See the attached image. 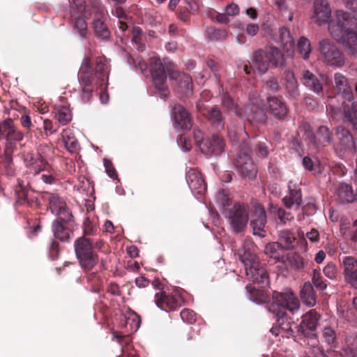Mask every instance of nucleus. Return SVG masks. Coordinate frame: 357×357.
<instances>
[{"label": "nucleus", "instance_id": "f3484780", "mask_svg": "<svg viewBox=\"0 0 357 357\" xmlns=\"http://www.w3.org/2000/svg\"><path fill=\"white\" fill-rule=\"evenodd\" d=\"M43 198L48 202L49 208L57 218H62V216H66L67 213H72L68 208L64 199L58 194L45 192Z\"/></svg>", "mask_w": 357, "mask_h": 357}, {"label": "nucleus", "instance_id": "a18cd8bd", "mask_svg": "<svg viewBox=\"0 0 357 357\" xmlns=\"http://www.w3.org/2000/svg\"><path fill=\"white\" fill-rule=\"evenodd\" d=\"M284 250L278 242H272L268 243L266 247L264 252L270 257L280 261L283 257L281 252Z\"/></svg>", "mask_w": 357, "mask_h": 357}, {"label": "nucleus", "instance_id": "052dcab7", "mask_svg": "<svg viewBox=\"0 0 357 357\" xmlns=\"http://www.w3.org/2000/svg\"><path fill=\"white\" fill-rule=\"evenodd\" d=\"M59 252V244L55 240H52L49 245L50 257L54 260L57 258Z\"/></svg>", "mask_w": 357, "mask_h": 357}, {"label": "nucleus", "instance_id": "f03ea898", "mask_svg": "<svg viewBox=\"0 0 357 357\" xmlns=\"http://www.w3.org/2000/svg\"><path fill=\"white\" fill-rule=\"evenodd\" d=\"M357 19L347 12L337 10L336 17L329 22L328 31L337 42L342 43L348 52L357 54Z\"/></svg>", "mask_w": 357, "mask_h": 357}, {"label": "nucleus", "instance_id": "864d4df0", "mask_svg": "<svg viewBox=\"0 0 357 357\" xmlns=\"http://www.w3.org/2000/svg\"><path fill=\"white\" fill-rule=\"evenodd\" d=\"M312 284L315 286V287L319 291H324L327 287V284L322 279L321 273L316 269L313 271L312 275Z\"/></svg>", "mask_w": 357, "mask_h": 357}, {"label": "nucleus", "instance_id": "e433bc0d", "mask_svg": "<svg viewBox=\"0 0 357 357\" xmlns=\"http://www.w3.org/2000/svg\"><path fill=\"white\" fill-rule=\"evenodd\" d=\"M139 67L144 76L150 78L153 86L156 88V59L152 58L149 64L145 62L140 63Z\"/></svg>", "mask_w": 357, "mask_h": 357}, {"label": "nucleus", "instance_id": "338daca9", "mask_svg": "<svg viewBox=\"0 0 357 357\" xmlns=\"http://www.w3.org/2000/svg\"><path fill=\"white\" fill-rule=\"evenodd\" d=\"M24 138V134L17 128H15L7 140L10 142H20Z\"/></svg>", "mask_w": 357, "mask_h": 357}, {"label": "nucleus", "instance_id": "f257e3e1", "mask_svg": "<svg viewBox=\"0 0 357 357\" xmlns=\"http://www.w3.org/2000/svg\"><path fill=\"white\" fill-rule=\"evenodd\" d=\"M109 72V66L105 58L97 57L94 62L89 57L84 59L78 73L82 102H89L93 91L108 84Z\"/></svg>", "mask_w": 357, "mask_h": 357}, {"label": "nucleus", "instance_id": "ea45409f", "mask_svg": "<svg viewBox=\"0 0 357 357\" xmlns=\"http://www.w3.org/2000/svg\"><path fill=\"white\" fill-rule=\"evenodd\" d=\"M342 355L343 357H357V335L345 338Z\"/></svg>", "mask_w": 357, "mask_h": 357}, {"label": "nucleus", "instance_id": "1a4fd4ad", "mask_svg": "<svg viewBox=\"0 0 357 357\" xmlns=\"http://www.w3.org/2000/svg\"><path fill=\"white\" fill-rule=\"evenodd\" d=\"M234 165L241 176L248 179H253L256 177L257 171L245 145L240 150Z\"/></svg>", "mask_w": 357, "mask_h": 357}, {"label": "nucleus", "instance_id": "7ed1b4c3", "mask_svg": "<svg viewBox=\"0 0 357 357\" xmlns=\"http://www.w3.org/2000/svg\"><path fill=\"white\" fill-rule=\"evenodd\" d=\"M270 65L274 68H284L286 66L284 54L278 47H270L255 51L249 64L244 66L243 70L247 75L255 73L263 75L268 71Z\"/></svg>", "mask_w": 357, "mask_h": 357}, {"label": "nucleus", "instance_id": "f704fd0d", "mask_svg": "<svg viewBox=\"0 0 357 357\" xmlns=\"http://www.w3.org/2000/svg\"><path fill=\"white\" fill-rule=\"evenodd\" d=\"M284 205L288 208H291L294 205L298 208L302 202V194L300 189H291L289 185V192L287 195L282 199Z\"/></svg>", "mask_w": 357, "mask_h": 357}, {"label": "nucleus", "instance_id": "4c0bfd02", "mask_svg": "<svg viewBox=\"0 0 357 357\" xmlns=\"http://www.w3.org/2000/svg\"><path fill=\"white\" fill-rule=\"evenodd\" d=\"M93 29L95 36L102 40L109 39L111 33L107 24L101 19H95L93 22Z\"/></svg>", "mask_w": 357, "mask_h": 357}, {"label": "nucleus", "instance_id": "a19ab883", "mask_svg": "<svg viewBox=\"0 0 357 357\" xmlns=\"http://www.w3.org/2000/svg\"><path fill=\"white\" fill-rule=\"evenodd\" d=\"M54 118L61 126L67 125L73 118L70 109L68 106H58L54 108Z\"/></svg>", "mask_w": 357, "mask_h": 357}, {"label": "nucleus", "instance_id": "37998d69", "mask_svg": "<svg viewBox=\"0 0 357 357\" xmlns=\"http://www.w3.org/2000/svg\"><path fill=\"white\" fill-rule=\"evenodd\" d=\"M343 112L345 119L349 121L352 125L354 129L357 131V102H354L351 105H344L343 107Z\"/></svg>", "mask_w": 357, "mask_h": 357}, {"label": "nucleus", "instance_id": "c9c22d12", "mask_svg": "<svg viewBox=\"0 0 357 357\" xmlns=\"http://www.w3.org/2000/svg\"><path fill=\"white\" fill-rule=\"evenodd\" d=\"M86 275L87 284L91 291L93 292H99L103 289V280L102 276L97 272H84Z\"/></svg>", "mask_w": 357, "mask_h": 357}, {"label": "nucleus", "instance_id": "5701e85b", "mask_svg": "<svg viewBox=\"0 0 357 357\" xmlns=\"http://www.w3.org/2000/svg\"><path fill=\"white\" fill-rule=\"evenodd\" d=\"M267 223L266 213L263 206L259 204L255 205L253 219L251 220L250 225L252 227L253 234L264 236L261 232L264 231V228Z\"/></svg>", "mask_w": 357, "mask_h": 357}, {"label": "nucleus", "instance_id": "49530a36", "mask_svg": "<svg viewBox=\"0 0 357 357\" xmlns=\"http://www.w3.org/2000/svg\"><path fill=\"white\" fill-rule=\"evenodd\" d=\"M36 153L38 155L39 158H40L43 163L47 167L49 165L48 160L54 153L53 149L46 144H40L38 146L37 151Z\"/></svg>", "mask_w": 357, "mask_h": 357}, {"label": "nucleus", "instance_id": "aec40b11", "mask_svg": "<svg viewBox=\"0 0 357 357\" xmlns=\"http://www.w3.org/2000/svg\"><path fill=\"white\" fill-rule=\"evenodd\" d=\"M189 188L195 195H202L206 190V185L202 174L195 169H190L185 176Z\"/></svg>", "mask_w": 357, "mask_h": 357}, {"label": "nucleus", "instance_id": "3c124183", "mask_svg": "<svg viewBox=\"0 0 357 357\" xmlns=\"http://www.w3.org/2000/svg\"><path fill=\"white\" fill-rule=\"evenodd\" d=\"M207 32L209 40L213 41L225 40L227 36V33L224 29L211 27L208 29Z\"/></svg>", "mask_w": 357, "mask_h": 357}, {"label": "nucleus", "instance_id": "c03bdc74", "mask_svg": "<svg viewBox=\"0 0 357 357\" xmlns=\"http://www.w3.org/2000/svg\"><path fill=\"white\" fill-rule=\"evenodd\" d=\"M297 50L301 57L304 60H307L312 52V47L310 40L304 36L301 37L297 43Z\"/></svg>", "mask_w": 357, "mask_h": 357}, {"label": "nucleus", "instance_id": "dca6fc26", "mask_svg": "<svg viewBox=\"0 0 357 357\" xmlns=\"http://www.w3.org/2000/svg\"><path fill=\"white\" fill-rule=\"evenodd\" d=\"M199 149L206 155H219L224 151L225 142L222 136L213 135L199 144Z\"/></svg>", "mask_w": 357, "mask_h": 357}, {"label": "nucleus", "instance_id": "bb28decb", "mask_svg": "<svg viewBox=\"0 0 357 357\" xmlns=\"http://www.w3.org/2000/svg\"><path fill=\"white\" fill-rule=\"evenodd\" d=\"M245 273L248 279L256 283L264 284L268 278L266 269L259 261L245 268Z\"/></svg>", "mask_w": 357, "mask_h": 357}, {"label": "nucleus", "instance_id": "2f4dec72", "mask_svg": "<svg viewBox=\"0 0 357 357\" xmlns=\"http://www.w3.org/2000/svg\"><path fill=\"white\" fill-rule=\"evenodd\" d=\"M158 307L167 314L169 311L174 310L177 307V301L165 291L158 293Z\"/></svg>", "mask_w": 357, "mask_h": 357}, {"label": "nucleus", "instance_id": "13d9d810", "mask_svg": "<svg viewBox=\"0 0 357 357\" xmlns=\"http://www.w3.org/2000/svg\"><path fill=\"white\" fill-rule=\"evenodd\" d=\"M266 89L272 93H277L280 90V85L278 79L275 77L269 78L266 82Z\"/></svg>", "mask_w": 357, "mask_h": 357}, {"label": "nucleus", "instance_id": "4468645a", "mask_svg": "<svg viewBox=\"0 0 357 357\" xmlns=\"http://www.w3.org/2000/svg\"><path fill=\"white\" fill-rule=\"evenodd\" d=\"M273 301L278 306L283 309L288 310L292 313L298 310L300 302L291 291L286 292H278L274 291L272 294Z\"/></svg>", "mask_w": 357, "mask_h": 357}, {"label": "nucleus", "instance_id": "e2e57ef3", "mask_svg": "<svg viewBox=\"0 0 357 357\" xmlns=\"http://www.w3.org/2000/svg\"><path fill=\"white\" fill-rule=\"evenodd\" d=\"M326 277L329 279H334L337 275V270L335 266L333 263L328 264L323 270Z\"/></svg>", "mask_w": 357, "mask_h": 357}, {"label": "nucleus", "instance_id": "4be33fe9", "mask_svg": "<svg viewBox=\"0 0 357 357\" xmlns=\"http://www.w3.org/2000/svg\"><path fill=\"white\" fill-rule=\"evenodd\" d=\"M342 265L345 281L357 288V259L353 257H344Z\"/></svg>", "mask_w": 357, "mask_h": 357}, {"label": "nucleus", "instance_id": "8fccbe9b", "mask_svg": "<svg viewBox=\"0 0 357 357\" xmlns=\"http://www.w3.org/2000/svg\"><path fill=\"white\" fill-rule=\"evenodd\" d=\"M131 42L135 44L138 50L143 51L144 45L142 43V31L139 27H133Z\"/></svg>", "mask_w": 357, "mask_h": 357}, {"label": "nucleus", "instance_id": "69168bd1", "mask_svg": "<svg viewBox=\"0 0 357 357\" xmlns=\"http://www.w3.org/2000/svg\"><path fill=\"white\" fill-rule=\"evenodd\" d=\"M43 129L46 135H53L58 130V128H54L52 121L50 119L43 121Z\"/></svg>", "mask_w": 357, "mask_h": 357}, {"label": "nucleus", "instance_id": "cd10ccee", "mask_svg": "<svg viewBox=\"0 0 357 357\" xmlns=\"http://www.w3.org/2000/svg\"><path fill=\"white\" fill-rule=\"evenodd\" d=\"M301 80L304 86L314 93L317 94L322 93L323 86L321 81L309 70L302 71Z\"/></svg>", "mask_w": 357, "mask_h": 357}, {"label": "nucleus", "instance_id": "a878e982", "mask_svg": "<svg viewBox=\"0 0 357 357\" xmlns=\"http://www.w3.org/2000/svg\"><path fill=\"white\" fill-rule=\"evenodd\" d=\"M335 88L337 93L347 100H353L352 88L348 82L347 79L341 73H337L334 75Z\"/></svg>", "mask_w": 357, "mask_h": 357}, {"label": "nucleus", "instance_id": "f8f14e48", "mask_svg": "<svg viewBox=\"0 0 357 357\" xmlns=\"http://www.w3.org/2000/svg\"><path fill=\"white\" fill-rule=\"evenodd\" d=\"M167 76L172 79H176L178 73L172 68V63L167 64L165 61L164 63H158V93L164 100L168 98L170 94L169 88L166 84Z\"/></svg>", "mask_w": 357, "mask_h": 357}, {"label": "nucleus", "instance_id": "412c9836", "mask_svg": "<svg viewBox=\"0 0 357 357\" xmlns=\"http://www.w3.org/2000/svg\"><path fill=\"white\" fill-rule=\"evenodd\" d=\"M22 158L24 166L33 173V175H38L41 172L46 169L47 166L39 158L36 153L33 151H24Z\"/></svg>", "mask_w": 357, "mask_h": 357}, {"label": "nucleus", "instance_id": "6ab92c4d", "mask_svg": "<svg viewBox=\"0 0 357 357\" xmlns=\"http://www.w3.org/2000/svg\"><path fill=\"white\" fill-rule=\"evenodd\" d=\"M256 246L251 241H245L238 250V256L245 268L259 262L255 253Z\"/></svg>", "mask_w": 357, "mask_h": 357}, {"label": "nucleus", "instance_id": "ddd939ff", "mask_svg": "<svg viewBox=\"0 0 357 357\" xmlns=\"http://www.w3.org/2000/svg\"><path fill=\"white\" fill-rule=\"evenodd\" d=\"M17 185L15 189V194L17 197V204L19 205L26 206L30 208H38L40 206L38 198L30 192L28 187L29 183H24V181L17 178Z\"/></svg>", "mask_w": 357, "mask_h": 357}, {"label": "nucleus", "instance_id": "393cba45", "mask_svg": "<svg viewBox=\"0 0 357 357\" xmlns=\"http://www.w3.org/2000/svg\"><path fill=\"white\" fill-rule=\"evenodd\" d=\"M204 116L215 130L220 131L224 129L225 119L218 105L211 107L204 113Z\"/></svg>", "mask_w": 357, "mask_h": 357}, {"label": "nucleus", "instance_id": "c85d7f7f", "mask_svg": "<svg viewBox=\"0 0 357 357\" xmlns=\"http://www.w3.org/2000/svg\"><path fill=\"white\" fill-rule=\"evenodd\" d=\"M333 139V133L325 126H321L318 128L315 133L311 137L312 143L316 146H325L332 142Z\"/></svg>", "mask_w": 357, "mask_h": 357}, {"label": "nucleus", "instance_id": "680f3d73", "mask_svg": "<svg viewBox=\"0 0 357 357\" xmlns=\"http://www.w3.org/2000/svg\"><path fill=\"white\" fill-rule=\"evenodd\" d=\"M185 5L183 6H180L179 15L182 20L186 21L188 17V13L192 10L193 7L192 4L187 1H184Z\"/></svg>", "mask_w": 357, "mask_h": 357}, {"label": "nucleus", "instance_id": "473e14b6", "mask_svg": "<svg viewBox=\"0 0 357 357\" xmlns=\"http://www.w3.org/2000/svg\"><path fill=\"white\" fill-rule=\"evenodd\" d=\"M66 149L71 153H75L79 149V144L73 131L70 128L62 130L61 134Z\"/></svg>", "mask_w": 357, "mask_h": 357}, {"label": "nucleus", "instance_id": "423d86ee", "mask_svg": "<svg viewBox=\"0 0 357 357\" xmlns=\"http://www.w3.org/2000/svg\"><path fill=\"white\" fill-rule=\"evenodd\" d=\"M319 51L325 63L338 68L344 66L346 62L344 54L329 39H322L319 42Z\"/></svg>", "mask_w": 357, "mask_h": 357}, {"label": "nucleus", "instance_id": "b1692460", "mask_svg": "<svg viewBox=\"0 0 357 357\" xmlns=\"http://www.w3.org/2000/svg\"><path fill=\"white\" fill-rule=\"evenodd\" d=\"M268 110L270 113L277 119H284L288 114L289 109L286 103L279 97L268 96L267 98Z\"/></svg>", "mask_w": 357, "mask_h": 357}, {"label": "nucleus", "instance_id": "a211bd4d", "mask_svg": "<svg viewBox=\"0 0 357 357\" xmlns=\"http://www.w3.org/2000/svg\"><path fill=\"white\" fill-rule=\"evenodd\" d=\"M313 8L314 15L312 17L313 22L319 26L330 22L331 9L328 0H314Z\"/></svg>", "mask_w": 357, "mask_h": 357}, {"label": "nucleus", "instance_id": "0eeeda50", "mask_svg": "<svg viewBox=\"0 0 357 357\" xmlns=\"http://www.w3.org/2000/svg\"><path fill=\"white\" fill-rule=\"evenodd\" d=\"M336 142L334 144L335 151L340 157H344L346 153H354L356 144L351 131L344 127L337 126L335 128Z\"/></svg>", "mask_w": 357, "mask_h": 357}, {"label": "nucleus", "instance_id": "79ce46f5", "mask_svg": "<svg viewBox=\"0 0 357 357\" xmlns=\"http://www.w3.org/2000/svg\"><path fill=\"white\" fill-rule=\"evenodd\" d=\"M296 237L294 234L289 230L284 229L279 233V241L280 245L284 250H292L294 248Z\"/></svg>", "mask_w": 357, "mask_h": 357}, {"label": "nucleus", "instance_id": "9b49d317", "mask_svg": "<svg viewBox=\"0 0 357 357\" xmlns=\"http://www.w3.org/2000/svg\"><path fill=\"white\" fill-rule=\"evenodd\" d=\"M173 127L176 130H190L193 125L190 112L182 105L175 104L171 110Z\"/></svg>", "mask_w": 357, "mask_h": 357}, {"label": "nucleus", "instance_id": "0e129e2a", "mask_svg": "<svg viewBox=\"0 0 357 357\" xmlns=\"http://www.w3.org/2000/svg\"><path fill=\"white\" fill-rule=\"evenodd\" d=\"M104 165L108 176L112 179H116L118 178V174L112 163L109 160L105 159Z\"/></svg>", "mask_w": 357, "mask_h": 357}, {"label": "nucleus", "instance_id": "6e6d98bb", "mask_svg": "<svg viewBox=\"0 0 357 357\" xmlns=\"http://www.w3.org/2000/svg\"><path fill=\"white\" fill-rule=\"evenodd\" d=\"M73 26L81 37H86L87 34V24L83 17H79L76 18Z\"/></svg>", "mask_w": 357, "mask_h": 357}, {"label": "nucleus", "instance_id": "20e7f679", "mask_svg": "<svg viewBox=\"0 0 357 357\" xmlns=\"http://www.w3.org/2000/svg\"><path fill=\"white\" fill-rule=\"evenodd\" d=\"M217 201L222 206V213L229 220V225L235 233L242 231L248 221V213L244 204L231 202L225 190H220L217 194Z\"/></svg>", "mask_w": 357, "mask_h": 357}, {"label": "nucleus", "instance_id": "de8ad7c7", "mask_svg": "<svg viewBox=\"0 0 357 357\" xmlns=\"http://www.w3.org/2000/svg\"><path fill=\"white\" fill-rule=\"evenodd\" d=\"M222 105L228 111L234 112L238 117H242V109H240L234 102L233 99L227 94L224 93L222 98Z\"/></svg>", "mask_w": 357, "mask_h": 357}, {"label": "nucleus", "instance_id": "603ef678", "mask_svg": "<svg viewBox=\"0 0 357 357\" xmlns=\"http://www.w3.org/2000/svg\"><path fill=\"white\" fill-rule=\"evenodd\" d=\"M15 128L13 121L11 119H6L0 124V135L4 136L7 139Z\"/></svg>", "mask_w": 357, "mask_h": 357}, {"label": "nucleus", "instance_id": "2eb2a0df", "mask_svg": "<svg viewBox=\"0 0 357 357\" xmlns=\"http://www.w3.org/2000/svg\"><path fill=\"white\" fill-rule=\"evenodd\" d=\"M321 315L315 310H310L302 317V321L299 325L298 331L305 336L317 337L314 333L316 331Z\"/></svg>", "mask_w": 357, "mask_h": 357}, {"label": "nucleus", "instance_id": "58836bf2", "mask_svg": "<svg viewBox=\"0 0 357 357\" xmlns=\"http://www.w3.org/2000/svg\"><path fill=\"white\" fill-rule=\"evenodd\" d=\"M245 289L249 294V298L256 303H265L269 301L268 296L264 290L257 289L251 284H248Z\"/></svg>", "mask_w": 357, "mask_h": 357}, {"label": "nucleus", "instance_id": "774afa93", "mask_svg": "<svg viewBox=\"0 0 357 357\" xmlns=\"http://www.w3.org/2000/svg\"><path fill=\"white\" fill-rule=\"evenodd\" d=\"M206 66L213 73L215 79L218 80L220 77V75L219 73V67L218 64L213 60L210 59L207 61Z\"/></svg>", "mask_w": 357, "mask_h": 357}, {"label": "nucleus", "instance_id": "72a5a7b5", "mask_svg": "<svg viewBox=\"0 0 357 357\" xmlns=\"http://www.w3.org/2000/svg\"><path fill=\"white\" fill-rule=\"evenodd\" d=\"M300 297L303 303L307 306L312 307L316 304V293L310 282L303 284L300 291Z\"/></svg>", "mask_w": 357, "mask_h": 357}, {"label": "nucleus", "instance_id": "c756f323", "mask_svg": "<svg viewBox=\"0 0 357 357\" xmlns=\"http://www.w3.org/2000/svg\"><path fill=\"white\" fill-rule=\"evenodd\" d=\"M284 89L290 98L297 99L300 95L298 81L293 71L287 70L284 73Z\"/></svg>", "mask_w": 357, "mask_h": 357}, {"label": "nucleus", "instance_id": "9d476101", "mask_svg": "<svg viewBox=\"0 0 357 357\" xmlns=\"http://www.w3.org/2000/svg\"><path fill=\"white\" fill-rule=\"evenodd\" d=\"M67 216L57 218L52 224V231L56 238L62 242H68L73 234V216L72 213L66 214Z\"/></svg>", "mask_w": 357, "mask_h": 357}, {"label": "nucleus", "instance_id": "bf43d9fd", "mask_svg": "<svg viewBox=\"0 0 357 357\" xmlns=\"http://www.w3.org/2000/svg\"><path fill=\"white\" fill-rule=\"evenodd\" d=\"M180 315L183 321L185 322L192 324L196 321L195 313L190 309H183Z\"/></svg>", "mask_w": 357, "mask_h": 357}, {"label": "nucleus", "instance_id": "5fc2aeb1", "mask_svg": "<svg viewBox=\"0 0 357 357\" xmlns=\"http://www.w3.org/2000/svg\"><path fill=\"white\" fill-rule=\"evenodd\" d=\"M3 165L6 169V172L8 175L13 176L15 174L13 157L12 155L8 151H5L4 153Z\"/></svg>", "mask_w": 357, "mask_h": 357}, {"label": "nucleus", "instance_id": "4d7b16f0", "mask_svg": "<svg viewBox=\"0 0 357 357\" xmlns=\"http://www.w3.org/2000/svg\"><path fill=\"white\" fill-rule=\"evenodd\" d=\"M180 86L183 89L185 94L190 93L192 91V78L189 75H183L180 79Z\"/></svg>", "mask_w": 357, "mask_h": 357}, {"label": "nucleus", "instance_id": "09e8293b", "mask_svg": "<svg viewBox=\"0 0 357 357\" xmlns=\"http://www.w3.org/2000/svg\"><path fill=\"white\" fill-rule=\"evenodd\" d=\"M322 336L324 341L330 345L337 343V332L331 326H326L323 328Z\"/></svg>", "mask_w": 357, "mask_h": 357}, {"label": "nucleus", "instance_id": "39448f33", "mask_svg": "<svg viewBox=\"0 0 357 357\" xmlns=\"http://www.w3.org/2000/svg\"><path fill=\"white\" fill-rule=\"evenodd\" d=\"M74 250L79 264L84 272L92 271L100 261L99 257L93 250L91 239L80 236L74 242Z\"/></svg>", "mask_w": 357, "mask_h": 357}, {"label": "nucleus", "instance_id": "6e6552de", "mask_svg": "<svg viewBox=\"0 0 357 357\" xmlns=\"http://www.w3.org/2000/svg\"><path fill=\"white\" fill-rule=\"evenodd\" d=\"M241 118L245 119L252 124L265 123L267 116L262 100L257 98L250 99V103L243 107Z\"/></svg>", "mask_w": 357, "mask_h": 357}, {"label": "nucleus", "instance_id": "7c9ffc66", "mask_svg": "<svg viewBox=\"0 0 357 357\" xmlns=\"http://www.w3.org/2000/svg\"><path fill=\"white\" fill-rule=\"evenodd\" d=\"M338 199L342 204L353 203L357 201V188L354 191L351 185L342 183L337 188Z\"/></svg>", "mask_w": 357, "mask_h": 357}]
</instances>
